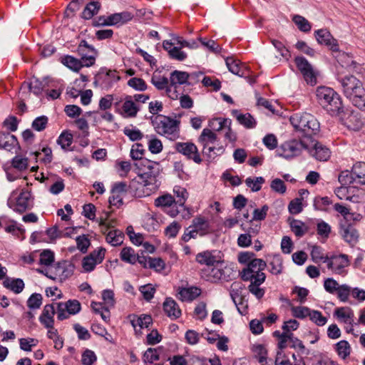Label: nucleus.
Returning a JSON list of instances; mask_svg holds the SVG:
<instances>
[{
    "label": "nucleus",
    "mask_w": 365,
    "mask_h": 365,
    "mask_svg": "<svg viewBox=\"0 0 365 365\" xmlns=\"http://www.w3.org/2000/svg\"><path fill=\"white\" fill-rule=\"evenodd\" d=\"M175 150L186 156L188 159L192 160L195 163L200 164L202 159L198 153L197 146L192 143H176L175 145Z\"/></svg>",
    "instance_id": "11"
},
{
    "label": "nucleus",
    "mask_w": 365,
    "mask_h": 365,
    "mask_svg": "<svg viewBox=\"0 0 365 365\" xmlns=\"http://www.w3.org/2000/svg\"><path fill=\"white\" fill-rule=\"evenodd\" d=\"M7 205L14 211L24 213L33 208L34 198L31 192L28 190H23L19 195L16 191H13L8 200Z\"/></svg>",
    "instance_id": "6"
},
{
    "label": "nucleus",
    "mask_w": 365,
    "mask_h": 365,
    "mask_svg": "<svg viewBox=\"0 0 365 365\" xmlns=\"http://www.w3.org/2000/svg\"><path fill=\"white\" fill-rule=\"evenodd\" d=\"M101 9V4L98 1H91L84 8L81 17L84 19H91L98 14Z\"/></svg>",
    "instance_id": "32"
},
{
    "label": "nucleus",
    "mask_w": 365,
    "mask_h": 365,
    "mask_svg": "<svg viewBox=\"0 0 365 365\" xmlns=\"http://www.w3.org/2000/svg\"><path fill=\"white\" fill-rule=\"evenodd\" d=\"M334 314L337 317L338 319H339L344 323L348 324L349 325L353 324L354 313L350 308H349V307L337 308L334 311Z\"/></svg>",
    "instance_id": "29"
},
{
    "label": "nucleus",
    "mask_w": 365,
    "mask_h": 365,
    "mask_svg": "<svg viewBox=\"0 0 365 365\" xmlns=\"http://www.w3.org/2000/svg\"><path fill=\"white\" fill-rule=\"evenodd\" d=\"M128 85L135 90L143 91L147 89L145 81L140 78H132L128 81Z\"/></svg>",
    "instance_id": "58"
},
{
    "label": "nucleus",
    "mask_w": 365,
    "mask_h": 365,
    "mask_svg": "<svg viewBox=\"0 0 365 365\" xmlns=\"http://www.w3.org/2000/svg\"><path fill=\"white\" fill-rule=\"evenodd\" d=\"M230 125L231 120L227 118H217L209 121V126L212 130L215 131H220L223 128H225L226 126Z\"/></svg>",
    "instance_id": "42"
},
{
    "label": "nucleus",
    "mask_w": 365,
    "mask_h": 365,
    "mask_svg": "<svg viewBox=\"0 0 365 365\" xmlns=\"http://www.w3.org/2000/svg\"><path fill=\"white\" fill-rule=\"evenodd\" d=\"M217 141V135L211 129L204 128L198 138V142L205 147V145H214Z\"/></svg>",
    "instance_id": "25"
},
{
    "label": "nucleus",
    "mask_w": 365,
    "mask_h": 365,
    "mask_svg": "<svg viewBox=\"0 0 365 365\" xmlns=\"http://www.w3.org/2000/svg\"><path fill=\"white\" fill-rule=\"evenodd\" d=\"M3 285L6 289L12 291L15 294L21 293L24 289V282L19 278L6 277L3 282Z\"/></svg>",
    "instance_id": "23"
},
{
    "label": "nucleus",
    "mask_w": 365,
    "mask_h": 365,
    "mask_svg": "<svg viewBox=\"0 0 365 365\" xmlns=\"http://www.w3.org/2000/svg\"><path fill=\"white\" fill-rule=\"evenodd\" d=\"M309 319L312 322L319 327L324 326L327 322V317H324L319 311L317 310H312Z\"/></svg>",
    "instance_id": "59"
},
{
    "label": "nucleus",
    "mask_w": 365,
    "mask_h": 365,
    "mask_svg": "<svg viewBox=\"0 0 365 365\" xmlns=\"http://www.w3.org/2000/svg\"><path fill=\"white\" fill-rule=\"evenodd\" d=\"M242 289L243 285L241 282H234L230 286V295L235 306H237V302L242 300Z\"/></svg>",
    "instance_id": "35"
},
{
    "label": "nucleus",
    "mask_w": 365,
    "mask_h": 365,
    "mask_svg": "<svg viewBox=\"0 0 365 365\" xmlns=\"http://www.w3.org/2000/svg\"><path fill=\"white\" fill-rule=\"evenodd\" d=\"M352 171L355 182L365 185V163H356L352 168Z\"/></svg>",
    "instance_id": "33"
},
{
    "label": "nucleus",
    "mask_w": 365,
    "mask_h": 365,
    "mask_svg": "<svg viewBox=\"0 0 365 365\" xmlns=\"http://www.w3.org/2000/svg\"><path fill=\"white\" fill-rule=\"evenodd\" d=\"M353 103L354 106L361 110H365V89H363V93H357L351 97L348 98Z\"/></svg>",
    "instance_id": "47"
},
{
    "label": "nucleus",
    "mask_w": 365,
    "mask_h": 365,
    "mask_svg": "<svg viewBox=\"0 0 365 365\" xmlns=\"http://www.w3.org/2000/svg\"><path fill=\"white\" fill-rule=\"evenodd\" d=\"M270 268V272L273 274H279L282 272V259L279 255H274L272 257L270 262H269Z\"/></svg>",
    "instance_id": "41"
},
{
    "label": "nucleus",
    "mask_w": 365,
    "mask_h": 365,
    "mask_svg": "<svg viewBox=\"0 0 365 365\" xmlns=\"http://www.w3.org/2000/svg\"><path fill=\"white\" fill-rule=\"evenodd\" d=\"M303 149H309V145L304 140H292L282 143L277 151L280 156L291 158L299 155Z\"/></svg>",
    "instance_id": "8"
},
{
    "label": "nucleus",
    "mask_w": 365,
    "mask_h": 365,
    "mask_svg": "<svg viewBox=\"0 0 365 365\" xmlns=\"http://www.w3.org/2000/svg\"><path fill=\"white\" fill-rule=\"evenodd\" d=\"M265 182L262 177H256L255 178H247L245 180V184L250 187L252 191L257 192L261 190L262 185Z\"/></svg>",
    "instance_id": "50"
},
{
    "label": "nucleus",
    "mask_w": 365,
    "mask_h": 365,
    "mask_svg": "<svg viewBox=\"0 0 365 365\" xmlns=\"http://www.w3.org/2000/svg\"><path fill=\"white\" fill-rule=\"evenodd\" d=\"M315 37L319 44H324L329 47L332 51H339V48L337 40L334 38L327 29H324L316 31Z\"/></svg>",
    "instance_id": "16"
},
{
    "label": "nucleus",
    "mask_w": 365,
    "mask_h": 365,
    "mask_svg": "<svg viewBox=\"0 0 365 365\" xmlns=\"http://www.w3.org/2000/svg\"><path fill=\"white\" fill-rule=\"evenodd\" d=\"M337 80L341 83L342 92L347 98L357 93H363V89L364 88L363 84L354 76L348 75L342 76L338 74Z\"/></svg>",
    "instance_id": "7"
},
{
    "label": "nucleus",
    "mask_w": 365,
    "mask_h": 365,
    "mask_svg": "<svg viewBox=\"0 0 365 365\" xmlns=\"http://www.w3.org/2000/svg\"><path fill=\"white\" fill-rule=\"evenodd\" d=\"M155 131L170 140L179 136V121L163 115H158L152 120Z\"/></svg>",
    "instance_id": "4"
},
{
    "label": "nucleus",
    "mask_w": 365,
    "mask_h": 365,
    "mask_svg": "<svg viewBox=\"0 0 365 365\" xmlns=\"http://www.w3.org/2000/svg\"><path fill=\"white\" fill-rule=\"evenodd\" d=\"M191 227H195L200 236H203L210 232V222L202 216H197L192 221Z\"/></svg>",
    "instance_id": "24"
},
{
    "label": "nucleus",
    "mask_w": 365,
    "mask_h": 365,
    "mask_svg": "<svg viewBox=\"0 0 365 365\" xmlns=\"http://www.w3.org/2000/svg\"><path fill=\"white\" fill-rule=\"evenodd\" d=\"M329 255H325L321 247L314 245L311 251V257L314 263H327L329 261Z\"/></svg>",
    "instance_id": "34"
},
{
    "label": "nucleus",
    "mask_w": 365,
    "mask_h": 365,
    "mask_svg": "<svg viewBox=\"0 0 365 365\" xmlns=\"http://www.w3.org/2000/svg\"><path fill=\"white\" fill-rule=\"evenodd\" d=\"M65 265H67L66 261L58 262L53 268V276H56V279L59 277L60 279H65L71 275V271L65 274Z\"/></svg>",
    "instance_id": "44"
},
{
    "label": "nucleus",
    "mask_w": 365,
    "mask_h": 365,
    "mask_svg": "<svg viewBox=\"0 0 365 365\" xmlns=\"http://www.w3.org/2000/svg\"><path fill=\"white\" fill-rule=\"evenodd\" d=\"M136 257L134 250L131 247H124L120 252V259L132 264L136 262Z\"/></svg>",
    "instance_id": "45"
},
{
    "label": "nucleus",
    "mask_w": 365,
    "mask_h": 365,
    "mask_svg": "<svg viewBox=\"0 0 365 365\" xmlns=\"http://www.w3.org/2000/svg\"><path fill=\"white\" fill-rule=\"evenodd\" d=\"M349 264L348 256L344 254L331 255L329 257V261L327 262V268L338 274H342L344 268L348 267Z\"/></svg>",
    "instance_id": "14"
},
{
    "label": "nucleus",
    "mask_w": 365,
    "mask_h": 365,
    "mask_svg": "<svg viewBox=\"0 0 365 365\" xmlns=\"http://www.w3.org/2000/svg\"><path fill=\"white\" fill-rule=\"evenodd\" d=\"M232 115L236 118L238 123L242 125L246 128H253L256 125V121L255 118L249 113L245 114L240 113L237 110H233Z\"/></svg>",
    "instance_id": "21"
},
{
    "label": "nucleus",
    "mask_w": 365,
    "mask_h": 365,
    "mask_svg": "<svg viewBox=\"0 0 365 365\" xmlns=\"http://www.w3.org/2000/svg\"><path fill=\"white\" fill-rule=\"evenodd\" d=\"M292 315L299 319H304L307 317H309L312 309L307 307H292L291 308Z\"/></svg>",
    "instance_id": "54"
},
{
    "label": "nucleus",
    "mask_w": 365,
    "mask_h": 365,
    "mask_svg": "<svg viewBox=\"0 0 365 365\" xmlns=\"http://www.w3.org/2000/svg\"><path fill=\"white\" fill-rule=\"evenodd\" d=\"M190 75L185 71H174L170 73V82L172 88H177L178 85H182L187 82Z\"/></svg>",
    "instance_id": "26"
},
{
    "label": "nucleus",
    "mask_w": 365,
    "mask_h": 365,
    "mask_svg": "<svg viewBox=\"0 0 365 365\" xmlns=\"http://www.w3.org/2000/svg\"><path fill=\"white\" fill-rule=\"evenodd\" d=\"M263 282H250V284L248 286V289L250 293L255 295L258 299L263 297L264 294V290L259 287V285Z\"/></svg>",
    "instance_id": "61"
},
{
    "label": "nucleus",
    "mask_w": 365,
    "mask_h": 365,
    "mask_svg": "<svg viewBox=\"0 0 365 365\" xmlns=\"http://www.w3.org/2000/svg\"><path fill=\"white\" fill-rule=\"evenodd\" d=\"M128 185L124 182L114 184L112 187V195L109 197V203L112 206L119 207L123 205V197L128 192Z\"/></svg>",
    "instance_id": "15"
},
{
    "label": "nucleus",
    "mask_w": 365,
    "mask_h": 365,
    "mask_svg": "<svg viewBox=\"0 0 365 365\" xmlns=\"http://www.w3.org/2000/svg\"><path fill=\"white\" fill-rule=\"evenodd\" d=\"M145 150L143 148V145L140 143L134 144L130 150V157L135 160V162H139L141 159H145L143 158V155Z\"/></svg>",
    "instance_id": "51"
},
{
    "label": "nucleus",
    "mask_w": 365,
    "mask_h": 365,
    "mask_svg": "<svg viewBox=\"0 0 365 365\" xmlns=\"http://www.w3.org/2000/svg\"><path fill=\"white\" fill-rule=\"evenodd\" d=\"M223 152L224 148L222 146L216 147L215 144L202 147V153L209 159H214L217 155L222 154Z\"/></svg>",
    "instance_id": "39"
},
{
    "label": "nucleus",
    "mask_w": 365,
    "mask_h": 365,
    "mask_svg": "<svg viewBox=\"0 0 365 365\" xmlns=\"http://www.w3.org/2000/svg\"><path fill=\"white\" fill-rule=\"evenodd\" d=\"M37 343L38 340L34 338H22L19 340L20 348L26 351H30Z\"/></svg>",
    "instance_id": "63"
},
{
    "label": "nucleus",
    "mask_w": 365,
    "mask_h": 365,
    "mask_svg": "<svg viewBox=\"0 0 365 365\" xmlns=\"http://www.w3.org/2000/svg\"><path fill=\"white\" fill-rule=\"evenodd\" d=\"M289 120L294 129L300 132L303 138L312 139L319 131V123L310 113H295Z\"/></svg>",
    "instance_id": "2"
},
{
    "label": "nucleus",
    "mask_w": 365,
    "mask_h": 365,
    "mask_svg": "<svg viewBox=\"0 0 365 365\" xmlns=\"http://www.w3.org/2000/svg\"><path fill=\"white\" fill-rule=\"evenodd\" d=\"M316 96L319 104L331 115H337L342 110V102L339 95L332 88L319 87Z\"/></svg>",
    "instance_id": "3"
},
{
    "label": "nucleus",
    "mask_w": 365,
    "mask_h": 365,
    "mask_svg": "<svg viewBox=\"0 0 365 365\" xmlns=\"http://www.w3.org/2000/svg\"><path fill=\"white\" fill-rule=\"evenodd\" d=\"M110 16V21L111 26H120L131 21L133 18V14L129 11H124L120 13H115Z\"/></svg>",
    "instance_id": "20"
},
{
    "label": "nucleus",
    "mask_w": 365,
    "mask_h": 365,
    "mask_svg": "<svg viewBox=\"0 0 365 365\" xmlns=\"http://www.w3.org/2000/svg\"><path fill=\"white\" fill-rule=\"evenodd\" d=\"M61 62L70 69L74 71H78L82 67L85 66L81 59H77L71 56H65Z\"/></svg>",
    "instance_id": "37"
},
{
    "label": "nucleus",
    "mask_w": 365,
    "mask_h": 365,
    "mask_svg": "<svg viewBox=\"0 0 365 365\" xmlns=\"http://www.w3.org/2000/svg\"><path fill=\"white\" fill-rule=\"evenodd\" d=\"M292 21L301 31L305 33L310 31L312 26L304 17L299 15H294L292 18Z\"/></svg>",
    "instance_id": "43"
},
{
    "label": "nucleus",
    "mask_w": 365,
    "mask_h": 365,
    "mask_svg": "<svg viewBox=\"0 0 365 365\" xmlns=\"http://www.w3.org/2000/svg\"><path fill=\"white\" fill-rule=\"evenodd\" d=\"M138 176L143 180L144 186H151L150 191H155L160 186V165L148 159H141L134 163Z\"/></svg>",
    "instance_id": "1"
},
{
    "label": "nucleus",
    "mask_w": 365,
    "mask_h": 365,
    "mask_svg": "<svg viewBox=\"0 0 365 365\" xmlns=\"http://www.w3.org/2000/svg\"><path fill=\"white\" fill-rule=\"evenodd\" d=\"M267 263L262 259H253L247 267L240 272L241 279L245 282H264L266 275L262 271L266 268Z\"/></svg>",
    "instance_id": "5"
},
{
    "label": "nucleus",
    "mask_w": 365,
    "mask_h": 365,
    "mask_svg": "<svg viewBox=\"0 0 365 365\" xmlns=\"http://www.w3.org/2000/svg\"><path fill=\"white\" fill-rule=\"evenodd\" d=\"M350 350L351 347L347 341L341 340L336 344V351L338 355L344 359L350 354Z\"/></svg>",
    "instance_id": "46"
},
{
    "label": "nucleus",
    "mask_w": 365,
    "mask_h": 365,
    "mask_svg": "<svg viewBox=\"0 0 365 365\" xmlns=\"http://www.w3.org/2000/svg\"><path fill=\"white\" fill-rule=\"evenodd\" d=\"M130 323L134 329L137 326L140 329L148 328L153 323V319L150 315L141 314L140 316H133V318L130 320Z\"/></svg>",
    "instance_id": "31"
},
{
    "label": "nucleus",
    "mask_w": 365,
    "mask_h": 365,
    "mask_svg": "<svg viewBox=\"0 0 365 365\" xmlns=\"http://www.w3.org/2000/svg\"><path fill=\"white\" fill-rule=\"evenodd\" d=\"M309 152L319 161H327L331 155L329 149L318 142L314 143V148Z\"/></svg>",
    "instance_id": "19"
},
{
    "label": "nucleus",
    "mask_w": 365,
    "mask_h": 365,
    "mask_svg": "<svg viewBox=\"0 0 365 365\" xmlns=\"http://www.w3.org/2000/svg\"><path fill=\"white\" fill-rule=\"evenodd\" d=\"M163 310L167 316L176 319L181 316V310L176 302L170 297L165 299L163 302Z\"/></svg>",
    "instance_id": "18"
},
{
    "label": "nucleus",
    "mask_w": 365,
    "mask_h": 365,
    "mask_svg": "<svg viewBox=\"0 0 365 365\" xmlns=\"http://www.w3.org/2000/svg\"><path fill=\"white\" fill-rule=\"evenodd\" d=\"M181 228L179 222H173L165 230V235L169 238L175 237Z\"/></svg>",
    "instance_id": "62"
},
{
    "label": "nucleus",
    "mask_w": 365,
    "mask_h": 365,
    "mask_svg": "<svg viewBox=\"0 0 365 365\" xmlns=\"http://www.w3.org/2000/svg\"><path fill=\"white\" fill-rule=\"evenodd\" d=\"M18 145L17 138L10 133L0 134V148L11 151Z\"/></svg>",
    "instance_id": "27"
},
{
    "label": "nucleus",
    "mask_w": 365,
    "mask_h": 365,
    "mask_svg": "<svg viewBox=\"0 0 365 365\" xmlns=\"http://www.w3.org/2000/svg\"><path fill=\"white\" fill-rule=\"evenodd\" d=\"M45 85L36 78H34L29 83V88L36 96H39L43 91Z\"/></svg>",
    "instance_id": "53"
},
{
    "label": "nucleus",
    "mask_w": 365,
    "mask_h": 365,
    "mask_svg": "<svg viewBox=\"0 0 365 365\" xmlns=\"http://www.w3.org/2000/svg\"><path fill=\"white\" fill-rule=\"evenodd\" d=\"M173 192L177 197L175 203L178 204L180 206H183L188 197V192L186 189L180 186H175L173 189Z\"/></svg>",
    "instance_id": "49"
},
{
    "label": "nucleus",
    "mask_w": 365,
    "mask_h": 365,
    "mask_svg": "<svg viewBox=\"0 0 365 365\" xmlns=\"http://www.w3.org/2000/svg\"><path fill=\"white\" fill-rule=\"evenodd\" d=\"M175 202V200L171 195H164L157 197L155 200V205L156 207H171L173 203Z\"/></svg>",
    "instance_id": "48"
},
{
    "label": "nucleus",
    "mask_w": 365,
    "mask_h": 365,
    "mask_svg": "<svg viewBox=\"0 0 365 365\" xmlns=\"http://www.w3.org/2000/svg\"><path fill=\"white\" fill-rule=\"evenodd\" d=\"M196 261L202 264L213 266L217 260L210 252H203L196 255Z\"/></svg>",
    "instance_id": "40"
},
{
    "label": "nucleus",
    "mask_w": 365,
    "mask_h": 365,
    "mask_svg": "<svg viewBox=\"0 0 365 365\" xmlns=\"http://www.w3.org/2000/svg\"><path fill=\"white\" fill-rule=\"evenodd\" d=\"M77 51L85 66L89 67L95 64L98 51L93 46L89 45L86 41L82 40L80 42Z\"/></svg>",
    "instance_id": "9"
},
{
    "label": "nucleus",
    "mask_w": 365,
    "mask_h": 365,
    "mask_svg": "<svg viewBox=\"0 0 365 365\" xmlns=\"http://www.w3.org/2000/svg\"><path fill=\"white\" fill-rule=\"evenodd\" d=\"M83 0H73L67 6L65 11V16L67 18L73 17L76 12L80 9Z\"/></svg>",
    "instance_id": "56"
},
{
    "label": "nucleus",
    "mask_w": 365,
    "mask_h": 365,
    "mask_svg": "<svg viewBox=\"0 0 365 365\" xmlns=\"http://www.w3.org/2000/svg\"><path fill=\"white\" fill-rule=\"evenodd\" d=\"M42 304V296L40 294H32L27 300V306L31 309H38Z\"/></svg>",
    "instance_id": "57"
},
{
    "label": "nucleus",
    "mask_w": 365,
    "mask_h": 365,
    "mask_svg": "<svg viewBox=\"0 0 365 365\" xmlns=\"http://www.w3.org/2000/svg\"><path fill=\"white\" fill-rule=\"evenodd\" d=\"M122 110L126 117L134 118L137 115L139 108L133 100V97L127 96L122 106Z\"/></svg>",
    "instance_id": "22"
},
{
    "label": "nucleus",
    "mask_w": 365,
    "mask_h": 365,
    "mask_svg": "<svg viewBox=\"0 0 365 365\" xmlns=\"http://www.w3.org/2000/svg\"><path fill=\"white\" fill-rule=\"evenodd\" d=\"M225 62L229 71L233 74L240 77H245L249 73V70L245 65L232 57L227 58Z\"/></svg>",
    "instance_id": "17"
},
{
    "label": "nucleus",
    "mask_w": 365,
    "mask_h": 365,
    "mask_svg": "<svg viewBox=\"0 0 365 365\" xmlns=\"http://www.w3.org/2000/svg\"><path fill=\"white\" fill-rule=\"evenodd\" d=\"M341 235L349 243H356L359 237L357 230L351 225L343 226L341 228Z\"/></svg>",
    "instance_id": "30"
},
{
    "label": "nucleus",
    "mask_w": 365,
    "mask_h": 365,
    "mask_svg": "<svg viewBox=\"0 0 365 365\" xmlns=\"http://www.w3.org/2000/svg\"><path fill=\"white\" fill-rule=\"evenodd\" d=\"M201 293V291L197 287L181 288L178 292V298L184 301H192L197 297Z\"/></svg>",
    "instance_id": "28"
},
{
    "label": "nucleus",
    "mask_w": 365,
    "mask_h": 365,
    "mask_svg": "<svg viewBox=\"0 0 365 365\" xmlns=\"http://www.w3.org/2000/svg\"><path fill=\"white\" fill-rule=\"evenodd\" d=\"M63 307L66 309L68 314H76L81 310V303L76 300H68L66 303H63Z\"/></svg>",
    "instance_id": "55"
},
{
    "label": "nucleus",
    "mask_w": 365,
    "mask_h": 365,
    "mask_svg": "<svg viewBox=\"0 0 365 365\" xmlns=\"http://www.w3.org/2000/svg\"><path fill=\"white\" fill-rule=\"evenodd\" d=\"M295 63L307 83L314 85L317 83V77L313 68L304 57H297L295 58Z\"/></svg>",
    "instance_id": "12"
},
{
    "label": "nucleus",
    "mask_w": 365,
    "mask_h": 365,
    "mask_svg": "<svg viewBox=\"0 0 365 365\" xmlns=\"http://www.w3.org/2000/svg\"><path fill=\"white\" fill-rule=\"evenodd\" d=\"M73 142V135L66 132H63L57 140L58 144L61 145L62 149H66L71 145Z\"/></svg>",
    "instance_id": "60"
},
{
    "label": "nucleus",
    "mask_w": 365,
    "mask_h": 365,
    "mask_svg": "<svg viewBox=\"0 0 365 365\" xmlns=\"http://www.w3.org/2000/svg\"><path fill=\"white\" fill-rule=\"evenodd\" d=\"M123 238L124 234L119 230H110L106 235V241L113 246L120 245Z\"/></svg>",
    "instance_id": "36"
},
{
    "label": "nucleus",
    "mask_w": 365,
    "mask_h": 365,
    "mask_svg": "<svg viewBox=\"0 0 365 365\" xmlns=\"http://www.w3.org/2000/svg\"><path fill=\"white\" fill-rule=\"evenodd\" d=\"M106 254V249L103 247L94 250L82 260V267L86 272H91L96 264L103 262Z\"/></svg>",
    "instance_id": "13"
},
{
    "label": "nucleus",
    "mask_w": 365,
    "mask_h": 365,
    "mask_svg": "<svg viewBox=\"0 0 365 365\" xmlns=\"http://www.w3.org/2000/svg\"><path fill=\"white\" fill-rule=\"evenodd\" d=\"M150 82L158 90H165L167 96L171 99L175 100L178 98V93L175 90H172L170 79L161 76L160 73H154L151 77Z\"/></svg>",
    "instance_id": "10"
},
{
    "label": "nucleus",
    "mask_w": 365,
    "mask_h": 365,
    "mask_svg": "<svg viewBox=\"0 0 365 365\" xmlns=\"http://www.w3.org/2000/svg\"><path fill=\"white\" fill-rule=\"evenodd\" d=\"M363 125V121L358 113H351L348 117L347 127L353 130H359Z\"/></svg>",
    "instance_id": "52"
},
{
    "label": "nucleus",
    "mask_w": 365,
    "mask_h": 365,
    "mask_svg": "<svg viewBox=\"0 0 365 365\" xmlns=\"http://www.w3.org/2000/svg\"><path fill=\"white\" fill-rule=\"evenodd\" d=\"M96 359L95 353L90 349H86L82 354L81 362L83 365H92Z\"/></svg>",
    "instance_id": "64"
},
{
    "label": "nucleus",
    "mask_w": 365,
    "mask_h": 365,
    "mask_svg": "<svg viewBox=\"0 0 365 365\" xmlns=\"http://www.w3.org/2000/svg\"><path fill=\"white\" fill-rule=\"evenodd\" d=\"M104 70L106 71V73L103 78V83L106 88H110L113 84L118 81L120 78L115 70H106V68H103L101 69V74L103 73Z\"/></svg>",
    "instance_id": "38"
}]
</instances>
